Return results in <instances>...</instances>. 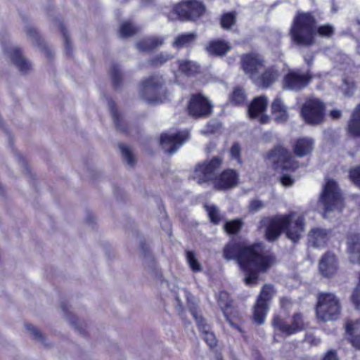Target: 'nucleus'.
<instances>
[{
	"label": "nucleus",
	"mask_w": 360,
	"mask_h": 360,
	"mask_svg": "<svg viewBox=\"0 0 360 360\" xmlns=\"http://www.w3.org/2000/svg\"><path fill=\"white\" fill-rule=\"evenodd\" d=\"M139 29L130 22H124L120 27L119 33L122 38H127L137 33Z\"/></svg>",
	"instance_id": "a19ab883"
},
{
	"label": "nucleus",
	"mask_w": 360,
	"mask_h": 360,
	"mask_svg": "<svg viewBox=\"0 0 360 360\" xmlns=\"http://www.w3.org/2000/svg\"><path fill=\"white\" fill-rule=\"evenodd\" d=\"M309 242L315 248H324L329 240L328 233L326 230L315 228L310 231L308 235Z\"/></svg>",
	"instance_id": "a878e982"
},
{
	"label": "nucleus",
	"mask_w": 360,
	"mask_h": 360,
	"mask_svg": "<svg viewBox=\"0 0 360 360\" xmlns=\"http://www.w3.org/2000/svg\"><path fill=\"white\" fill-rule=\"evenodd\" d=\"M179 70L186 77H194L200 72V65L193 61L179 60Z\"/></svg>",
	"instance_id": "c756f323"
},
{
	"label": "nucleus",
	"mask_w": 360,
	"mask_h": 360,
	"mask_svg": "<svg viewBox=\"0 0 360 360\" xmlns=\"http://www.w3.org/2000/svg\"><path fill=\"white\" fill-rule=\"evenodd\" d=\"M193 316L196 321L199 330L201 333L206 330L207 328H208V326L207 325L205 320L202 316L198 317L195 313H193Z\"/></svg>",
	"instance_id": "603ef678"
},
{
	"label": "nucleus",
	"mask_w": 360,
	"mask_h": 360,
	"mask_svg": "<svg viewBox=\"0 0 360 360\" xmlns=\"http://www.w3.org/2000/svg\"><path fill=\"white\" fill-rule=\"evenodd\" d=\"M196 37L195 33H184L178 35L174 42V46L177 48L186 46L192 43Z\"/></svg>",
	"instance_id": "4c0bfd02"
},
{
	"label": "nucleus",
	"mask_w": 360,
	"mask_h": 360,
	"mask_svg": "<svg viewBox=\"0 0 360 360\" xmlns=\"http://www.w3.org/2000/svg\"><path fill=\"white\" fill-rule=\"evenodd\" d=\"M342 311L340 300L330 292H319L315 312L317 319L322 322L333 321L339 319Z\"/></svg>",
	"instance_id": "20e7f679"
},
{
	"label": "nucleus",
	"mask_w": 360,
	"mask_h": 360,
	"mask_svg": "<svg viewBox=\"0 0 360 360\" xmlns=\"http://www.w3.org/2000/svg\"><path fill=\"white\" fill-rule=\"evenodd\" d=\"M172 12L182 22H195L205 15L206 6L200 0H181L173 5Z\"/></svg>",
	"instance_id": "0eeeda50"
},
{
	"label": "nucleus",
	"mask_w": 360,
	"mask_h": 360,
	"mask_svg": "<svg viewBox=\"0 0 360 360\" xmlns=\"http://www.w3.org/2000/svg\"><path fill=\"white\" fill-rule=\"evenodd\" d=\"M88 221H89V222H91V221H92V219H91V217H89L88 218Z\"/></svg>",
	"instance_id": "e2e57ef3"
},
{
	"label": "nucleus",
	"mask_w": 360,
	"mask_h": 360,
	"mask_svg": "<svg viewBox=\"0 0 360 360\" xmlns=\"http://www.w3.org/2000/svg\"><path fill=\"white\" fill-rule=\"evenodd\" d=\"M295 215L294 212H290L282 216L263 218L261 224L266 226V240L274 242L285 232L288 239L297 243L304 231L305 221L304 217L298 216L294 219Z\"/></svg>",
	"instance_id": "7ed1b4c3"
},
{
	"label": "nucleus",
	"mask_w": 360,
	"mask_h": 360,
	"mask_svg": "<svg viewBox=\"0 0 360 360\" xmlns=\"http://www.w3.org/2000/svg\"><path fill=\"white\" fill-rule=\"evenodd\" d=\"M347 248L352 262L360 264V234L353 233L347 236Z\"/></svg>",
	"instance_id": "393cba45"
},
{
	"label": "nucleus",
	"mask_w": 360,
	"mask_h": 360,
	"mask_svg": "<svg viewBox=\"0 0 360 360\" xmlns=\"http://www.w3.org/2000/svg\"><path fill=\"white\" fill-rule=\"evenodd\" d=\"M330 115L333 119H338L341 117L342 112L339 110H332L330 112Z\"/></svg>",
	"instance_id": "bf43d9fd"
},
{
	"label": "nucleus",
	"mask_w": 360,
	"mask_h": 360,
	"mask_svg": "<svg viewBox=\"0 0 360 360\" xmlns=\"http://www.w3.org/2000/svg\"><path fill=\"white\" fill-rule=\"evenodd\" d=\"M60 307H61L62 310L64 311V313L68 315V319H69L71 324L76 329H77L81 334L84 335L85 334V330H83L82 328H80L79 326V320H78V319L69 312V311H68V308H69L68 304L67 302H62L61 305H60Z\"/></svg>",
	"instance_id": "37998d69"
},
{
	"label": "nucleus",
	"mask_w": 360,
	"mask_h": 360,
	"mask_svg": "<svg viewBox=\"0 0 360 360\" xmlns=\"http://www.w3.org/2000/svg\"><path fill=\"white\" fill-rule=\"evenodd\" d=\"M291 304L292 302L288 297H282L280 298V306L281 308L287 309Z\"/></svg>",
	"instance_id": "13d9d810"
},
{
	"label": "nucleus",
	"mask_w": 360,
	"mask_h": 360,
	"mask_svg": "<svg viewBox=\"0 0 360 360\" xmlns=\"http://www.w3.org/2000/svg\"><path fill=\"white\" fill-rule=\"evenodd\" d=\"M110 75L112 79V86L115 89L120 88L122 84V75L120 67L118 64L114 63L110 68Z\"/></svg>",
	"instance_id": "72a5a7b5"
},
{
	"label": "nucleus",
	"mask_w": 360,
	"mask_h": 360,
	"mask_svg": "<svg viewBox=\"0 0 360 360\" xmlns=\"http://www.w3.org/2000/svg\"><path fill=\"white\" fill-rule=\"evenodd\" d=\"M304 340L311 346H317L321 342V340L311 333H307L304 337Z\"/></svg>",
	"instance_id": "864d4df0"
},
{
	"label": "nucleus",
	"mask_w": 360,
	"mask_h": 360,
	"mask_svg": "<svg viewBox=\"0 0 360 360\" xmlns=\"http://www.w3.org/2000/svg\"><path fill=\"white\" fill-rule=\"evenodd\" d=\"M223 164V158L214 156L196 165L195 173L199 184L214 183L217 178V172Z\"/></svg>",
	"instance_id": "ddd939ff"
},
{
	"label": "nucleus",
	"mask_w": 360,
	"mask_h": 360,
	"mask_svg": "<svg viewBox=\"0 0 360 360\" xmlns=\"http://www.w3.org/2000/svg\"><path fill=\"white\" fill-rule=\"evenodd\" d=\"M141 249L143 250L145 255H146L149 250L148 246L146 243H141Z\"/></svg>",
	"instance_id": "052dcab7"
},
{
	"label": "nucleus",
	"mask_w": 360,
	"mask_h": 360,
	"mask_svg": "<svg viewBox=\"0 0 360 360\" xmlns=\"http://www.w3.org/2000/svg\"><path fill=\"white\" fill-rule=\"evenodd\" d=\"M326 105L319 98L307 99L300 109V115L309 125H319L323 122L326 115Z\"/></svg>",
	"instance_id": "9d476101"
},
{
	"label": "nucleus",
	"mask_w": 360,
	"mask_h": 360,
	"mask_svg": "<svg viewBox=\"0 0 360 360\" xmlns=\"http://www.w3.org/2000/svg\"><path fill=\"white\" fill-rule=\"evenodd\" d=\"M280 181L284 186H290L295 181L290 175L283 174L280 178Z\"/></svg>",
	"instance_id": "6e6d98bb"
},
{
	"label": "nucleus",
	"mask_w": 360,
	"mask_h": 360,
	"mask_svg": "<svg viewBox=\"0 0 360 360\" xmlns=\"http://www.w3.org/2000/svg\"><path fill=\"white\" fill-rule=\"evenodd\" d=\"M334 32V27L330 24L317 26L312 12L298 11L292 20L289 34L295 44L309 46L314 44L316 35L330 38Z\"/></svg>",
	"instance_id": "f03ea898"
},
{
	"label": "nucleus",
	"mask_w": 360,
	"mask_h": 360,
	"mask_svg": "<svg viewBox=\"0 0 360 360\" xmlns=\"http://www.w3.org/2000/svg\"><path fill=\"white\" fill-rule=\"evenodd\" d=\"M202 333L203 339H204L205 342L207 343V345L210 348H214L217 346V340L216 339V337H215L214 333L206 330L204 332H202Z\"/></svg>",
	"instance_id": "09e8293b"
},
{
	"label": "nucleus",
	"mask_w": 360,
	"mask_h": 360,
	"mask_svg": "<svg viewBox=\"0 0 360 360\" xmlns=\"http://www.w3.org/2000/svg\"><path fill=\"white\" fill-rule=\"evenodd\" d=\"M347 132L352 137H360V103L354 110L348 122Z\"/></svg>",
	"instance_id": "cd10ccee"
},
{
	"label": "nucleus",
	"mask_w": 360,
	"mask_h": 360,
	"mask_svg": "<svg viewBox=\"0 0 360 360\" xmlns=\"http://www.w3.org/2000/svg\"><path fill=\"white\" fill-rule=\"evenodd\" d=\"M186 110L192 118H206L212 113L213 105L202 93H195L191 95Z\"/></svg>",
	"instance_id": "f8f14e48"
},
{
	"label": "nucleus",
	"mask_w": 360,
	"mask_h": 360,
	"mask_svg": "<svg viewBox=\"0 0 360 360\" xmlns=\"http://www.w3.org/2000/svg\"><path fill=\"white\" fill-rule=\"evenodd\" d=\"M6 51L9 54L13 63L21 72L26 73L31 69V64L22 56L20 49L15 48L11 51Z\"/></svg>",
	"instance_id": "bb28decb"
},
{
	"label": "nucleus",
	"mask_w": 360,
	"mask_h": 360,
	"mask_svg": "<svg viewBox=\"0 0 360 360\" xmlns=\"http://www.w3.org/2000/svg\"><path fill=\"white\" fill-rule=\"evenodd\" d=\"M236 22V13L235 11L224 13L220 19V25L224 30H229Z\"/></svg>",
	"instance_id": "58836bf2"
},
{
	"label": "nucleus",
	"mask_w": 360,
	"mask_h": 360,
	"mask_svg": "<svg viewBox=\"0 0 360 360\" xmlns=\"http://www.w3.org/2000/svg\"><path fill=\"white\" fill-rule=\"evenodd\" d=\"M305 60H306L307 63L309 65H311V63H312L313 57H311L309 60H307V59H305Z\"/></svg>",
	"instance_id": "680f3d73"
},
{
	"label": "nucleus",
	"mask_w": 360,
	"mask_h": 360,
	"mask_svg": "<svg viewBox=\"0 0 360 360\" xmlns=\"http://www.w3.org/2000/svg\"><path fill=\"white\" fill-rule=\"evenodd\" d=\"M268 101L264 96L254 98L248 105V116L251 120H258L262 124L269 122V117L265 114Z\"/></svg>",
	"instance_id": "dca6fc26"
},
{
	"label": "nucleus",
	"mask_w": 360,
	"mask_h": 360,
	"mask_svg": "<svg viewBox=\"0 0 360 360\" xmlns=\"http://www.w3.org/2000/svg\"><path fill=\"white\" fill-rule=\"evenodd\" d=\"M264 207V203L259 200H252L249 205L250 212H257Z\"/></svg>",
	"instance_id": "5fc2aeb1"
},
{
	"label": "nucleus",
	"mask_w": 360,
	"mask_h": 360,
	"mask_svg": "<svg viewBox=\"0 0 360 360\" xmlns=\"http://www.w3.org/2000/svg\"><path fill=\"white\" fill-rule=\"evenodd\" d=\"M319 269L324 277L330 278L333 276L338 270L336 256L330 252H326L319 262Z\"/></svg>",
	"instance_id": "412c9836"
},
{
	"label": "nucleus",
	"mask_w": 360,
	"mask_h": 360,
	"mask_svg": "<svg viewBox=\"0 0 360 360\" xmlns=\"http://www.w3.org/2000/svg\"><path fill=\"white\" fill-rule=\"evenodd\" d=\"M271 112L278 123L285 122L288 119L287 109L281 98H275L271 103Z\"/></svg>",
	"instance_id": "c85d7f7f"
},
{
	"label": "nucleus",
	"mask_w": 360,
	"mask_h": 360,
	"mask_svg": "<svg viewBox=\"0 0 360 360\" xmlns=\"http://www.w3.org/2000/svg\"><path fill=\"white\" fill-rule=\"evenodd\" d=\"M243 223L241 219H236L226 221L224 228L228 234L233 235L238 233L242 229Z\"/></svg>",
	"instance_id": "ea45409f"
},
{
	"label": "nucleus",
	"mask_w": 360,
	"mask_h": 360,
	"mask_svg": "<svg viewBox=\"0 0 360 360\" xmlns=\"http://www.w3.org/2000/svg\"><path fill=\"white\" fill-rule=\"evenodd\" d=\"M351 301L355 308L360 309V285H357L351 295Z\"/></svg>",
	"instance_id": "8fccbe9b"
},
{
	"label": "nucleus",
	"mask_w": 360,
	"mask_h": 360,
	"mask_svg": "<svg viewBox=\"0 0 360 360\" xmlns=\"http://www.w3.org/2000/svg\"><path fill=\"white\" fill-rule=\"evenodd\" d=\"M279 72L274 65H271L264 69L261 74H257L251 81L262 89L271 86L277 80Z\"/></svg>",
	"instance_id": "6ab92c4d"
},
{
	"label": "nucleus",
	"mask_w": 360,
	"mask_h": 360,
	"mask_svg": "<svg viewBox=\"0 0 360 360\" xmlns=\"http://www.w3.org/2000/svg\"><path fill=\"white\" fill-rule=\"evenodd\" d=\"M25 326L26 328L32 334L34 339L41 341L44 340V337L42 333L33 325L28 323L26 324Z\"/></svg>",
	"instance_id": "3c124183"
},
{
	"label": "nucleus",
	"mask_w": 360,
	"mask_h": 360,
	"mask_svg": "<svg viewBox=\"0 0 360 360\" xmlns=\"http://www.w3.org/2000/svg\"><path fill=\"white\" fill-rule=\"evenodd\" d=\"M360 285V273H359V284Z\"/></svg>",
	"instance_id": "0e129e2a"
},
{
	"label": "nucleus",
	"mask_w": 360,
	"mask_h": 360,
	"mask_svg": "<svg viewBox=\"0 0 360 360\" xmlns=\"http://www.w3.org/2000/svg\"><path fill=\"white\" fill-rule=\"evenodd\" d=\"M360 321L355 322L347 321L345 323V332L348 336V341L356 349L360 350Z\"/></svg>",
	"instance_id": "5701e85b"
},
{
	"label": "nucleus",
	"mask_w": 360,
	"mask_h": 360,
	"mask_svg": "<svg viewBox=\"0 0 360 360\" xmlns=\"http://www.w3.org/2000/svg\"><path fill=\"white\" fill-rule=\"evenodd\" d=\"M220 308L226 321L236 330L243 334L245 332L240 326L242 318L240 312L232 305L231 301L226 302L224 305L219 304Z\"/></svg>",
	"instance_id": "aec40b11"
},
{
	"label": "nucleus",
	"mask_w": 360,
	"mask_h": 360,
	"mask_svg": "<svg viewBox=\"0 0 360 360\" xmlns=\"http://www.w3.org/2000/svg\"><path fill=\"white\" fill-rule=\"evenodd\" d=\"M266 158L271 160L275 169H280L282 172H294L299 168L298 161L281 144L269 150Z\"/></svg>",
	"instance_id": "1a4fd4ad"
},
{
	"label": "nucleus",
	"mask_w": 360,
	"mask_h": 360,
	"mask_svg": "<svg viewBox=\"0 0 360 360\" xmlns=\"http://www.w3.org/2000/svg\"><path fill=\"white\" fill-rule=\"evenodd\" d=\"M57 26H58V28L60 32L63 35L64 41H65L66 54L68 56H71L72 52V44H71V41L70 39L68 30H67L65 24L62 21L57 20Z\"/></svg>",
	"instance_id": "e433bc0d"
},
{
	"label": "nucleus",
	"mask_w": 360,
	"mask_h": 360,
	"mask_svg": "<svg viewBox=\"0 0 360 360\" xmlns=\"http://www.w3.org/2000/svg\"><path fill=\"white\" fill-rule=\"evenodd\" d=\"M349 177L355 186L360 188V166L351 168L349 171Z\"/></svg>",
	"instance_id": "de8ad7c7"
},
{
	"label": "nucleus",
	"mask_w": 360,
	"mask_h": 360,
	"mask_svg": "<svg viewBox=\"0 0 360 360\" xmlns=\"http://www.w3.org/2000/svg\"><path fill=\"white\" fill-rule=\"evenodd\" d=\"M186 261L193 272H199L202 270V267L198 259L195 258V255L193 251L187 250L186 252Z\"/></svg>",
	"instance_id": "c03bdc74"
},
{
	"label": "nucleus",
	"mask_w": 360,
	"mask_h": 360,
	"mask_svg": "<svg viewBox=\"0 0 360 360\" xmlns=\"http://www.w3.org/2000/svg\"><path fill=\"white\" fill-rule=\"evenodd\" d=\"M247 96L244 89L236 86L229 95V101L234 105H243L246 101Z\"/></svg>",
	"instance_id": "473e14b6"
},
{
	"label": "nucleus",
	"mask_w": 360,
	"mask_h": 360,
	"mask_svg": "<svg viewBox=\"0 0 360 360\" xmlns=\"http://www.w3.org/2000/svg\"><path fill=\"white\" fill-rule=\"evenodd\" d=\"M142 98L148 103H158L166 98L167 90L160 75H151L143 79L140 84Z\"/></svg>",
	"instance_id": "6e6552de"
},
{
	"label": "nucleus",
	"mask_w": 360,
	"mask_h": 360,
	"mask_svg": "<svg viewBox=\"0 0 360 360\" xmlns=\"http://www.w3.org/2000/svg\"><path fill=\"white\" fill-rule=\"evenodd\" d=\"M239 174L233 169H225L215 179L213 186L217 191H226L238 185Z\"/></svg>",
	"instance_id": "a211bd4d"
},
{
	"label": "nucleus",
	"mask_w": 360,
	"mask_h": 360,
	"mask_svg": "<svg viewBox=\"0 0 360 360\" xmlns=\"http://www.w3.org/2000/svg\"><path fill=\"white\" fill-rule=\"evenodd\" d=\"M205 208L207 212L210 221L213 224H219L221 220V216L218 208L215 205H205Z\"/></svg>",
	"instance_id": "79ce46f5"
},
{
	"label": "nucleus",
	"mask_w": 360,
	"mask_h": 360,
	"mask_svg": "<svg viewBox=\"0 0 360 360\" xmlns=\"http://www.w3.org/2000/svg\"><path fill=\"white\" fill-rule=\"evenodd\" d=\"M229 155L231 159L235 160L238 164L242 165L241 147L239 143L235 142L232 144L229 150Z\"/></svg>",
	"instance_id": "49530a36"
},
{
	"label": "nucleus",
	"mask_w": 360,
	"mask_h": 360,
	"mask_svg": "<svg viewBox=\"0 0 360 360\" xmlns=\"http://www.w3.org/2000/svg\"><path fill=\"white\" fill-rule=\"evenodd\" d=\"M276 291L271 283L262 285L256 301L252 307V321L257 325L265 322L266 316L270 309V304Z\"/></svg>",
	"instance_id": "423d86ee"
},
{
	"label": "nucleus",
	"mask_w": 360,
	"mask_h": 360,
	"mask_svg": "<svg viewBox=\"0 0 360 360\" xmlns=\"http://www.w3.org/2000/svg\"><path fill=\"white\" fill-rule=\"evenodd\" d=\"M173 58L174 56L171 54L160 53L150 58L148 63L150 67L158 68L163 65Z\"/></svg>",
	"instance_id": "c9c22d12"
},
{
	"label": "nucleus",
	"mask_w": 360,
	"mask_h": 360,
	"mask_svg": "<svg viewBox=\"0 0 360 360\" xmlns=\"http://www.w3.org/2000/svg\"><path fill=\"white\" fill-rule=\"evenodd\" d=\"M320 200L326 212L333 210L342 202V196L337 182L328 179L324 185Z\"/></svg>",
	"instance_id": "2eb2a0df"
},
{
	"label": "nucleus",
	"mask_w": 360,
	"mask_h": 360,
	"mask_svg": "<svg viewBox=\"0 0 360 360\" xmlns=\"http://www.w3.org/2000/svg\"><path fill=\"white\" fill-rule=\"evenodd\" d=\"M240 65L244 73L252 80L264 67L265 59L262 54L252 51L240 56Z\"/></svg>",
	"instance_id": "4468645a"
},
{
	"label": "nucleus",
	"mask_w": 360,
	"mask_h": 360,
	"mask_svg": "<svg viewBox=\"0 0 360 360\" xmlns=\"http://www.w3.org/2000/svg\"><path fill=\"white\" fill-rule=\"evenodd\" d=\"M188 139V134L185 131H178L170 134L162 133L160 137V144L169 153H175Z\"/></svg>",
	"instance_id": "f3484780"
},
{
	"label": "nucleus",
	"mask_w": 360,
	"mask_h": 360,
	"mask_svg": "<svg viewBox=\"0 0 360 360\" xmlns=\"http://www.w3.org/2000/svg\"><path fill=\"white\" fill-rule=\"evenodd\" d=\"M222 253L226 261L236 262L245 274L244 282L248 285L256 284L259 274L266 273L276 263V256L266 251L262 242L246 244L231 240L223 248Z\"/></svg>",
	"instance_id": "f257e3e1"
},
{
	"label": "nucleus",
	"mask_w": 360,
	"mask_h": 360,
	"mask_svg": "<svg viewBox=\"0 0 360 360\" xmlns=\"http://www.w3.org/2000/svg\"><path fill=\"white\" fill-rule=\"evenodd\" d=\"M119 148L124 160L129 166L133 167L136 160L131 150L124 143H119Z\"/></svg>",
	"instance_id": "a18cd8bd"
},
{
	"label": "nucleus",
	"mask_w": 360,
	"mask_h": 360,
	"mask_svg": "<svg viewBox=\"0 0 360 360\" xmlns=\"http://www.w3.org/2000/svg\"><path fill=\"white\" fill-rule=\"evenodd\" d=\"M313 78L310 71L304 72L300 69L290 70L283 78L282 87L285 90L298 92L307 87Z\"/></svg>",
	"instance_id": "9b49d317"
},
{
	"label": "nucleus",
	"mask_w": 360,
	"mask_h": 360,
	"mask_svg": "<svg viewBox=\"0 0 360 360\" xmlns=\"http://www.w3.org/2000/svg\"><path fill=\"white\" fill-rule=\"evenodd\" d=\"M26 33L29 37L35 39L37 44L39 46H43L44 51L47 58L50 59L53 57L51 51L46 46H43V40L39 36L37 30L34 27H28L26 30Z\"/></svg>",
	"instance_id": "f704fd0d"
},
{
	"label": "nucleus",
	"mask_w": 360,
	"mask_h": 360,
	"mask_svg": "<svg viewBox=\"0 0 360 360\" xmlns=\"http://www.w3.org/2000/svg\"><path fill=\"white\" fill-rule=\"evenodd\" d=\"M163 39L160 37H147L139 40L136 43V47L141 51H150L160 46Z\"/></svg>",
	"instance_id": "2f4dec72"
},
{
	"label": "nucleus",
	"mask_w": 360,
	"mask_h": 360,
	"mask_svg": "<svg viewBox=\"0 0 360 360\" xmlns=\"http://www.w3.org/2000/svg\"><path fill=\"white\" fill-rule=\"evenodd\" d=\"M109 105L110 108L111 115L113 120V122L117 131L123 134H127L129 133V129L127 125L124 123L122 120V117L117 109L115 103L111 100L109 101Z\"/></svg>",
	"instance_id": "7c9ffc66"
},
{
	"label": "nucleus",
	"mask_w": 360,
	"mask_h": 360,
	"mask_svg": "<svg viewBox=\"0 0 360 360\" xmlns=\"http://www.w3.org/2000/svg\"><path fill=\"white\" fill-rule=\"evenodd\" d=\"M322 360H338L336 352L335 350L328 351Z\"/></svg>",
	"instance_id": "4d7b16f0"
},
{
	"label": "nucleus",
	"mask_w": 360,
	"mask_h": 360,
	"mask_svg": "<svg viewBox=\"0 0 360 360\" xmlns=\"http://www.w3.org/2000/svg\"><path fill=\"white\" fill-rule=\"evenodd\" d=\"M314 148V141L311 138L301 137L295 140L292 151L297 158H304L311 154Z\"/></svg>",
	"instance_id": "4be33fe9"
},
{
	"label": "nucleus",
	"mask_w": 360,
	"mask_h": 360,
	"mask_svg": "<svg viewBox=\"0 0 360 360\" xmlns=\"http://www.w3.org/2000/svg\"><path fill=\"white\" fill-rule=\"evenodd\" d=\"M231 50L229 42L223 39H214L208 42L207 52L214 56H224Z\"/></svg>",
	"instance_id": "b1692460"
},
{
	"label": "nucleus",
	"mask_w": 360,
	"mask_h": 360,
	"mask_svg": "<svg viewBox=\"0 0 360 360\" xmlns=\"http://www.w3.org/2000/svg\"><path fill=\"white\" fill-rule=\"evenodd\" d=\"M271 324L274 329V338L276 336L288 337L304 330L306 328L304 315L301 312H295L292 315L290 323L280 314H275Z\"/></svg>",
	"instance_id": "39448f33"
}]
</instances>
